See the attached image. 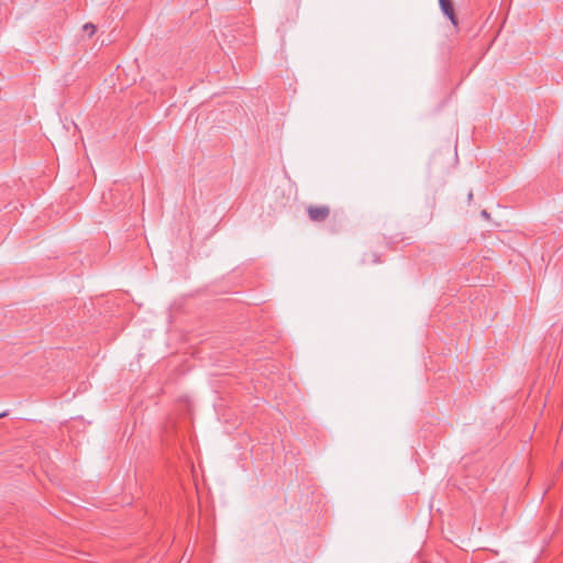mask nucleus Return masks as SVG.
I'll return each instance as SVG.
<instances>
[{
    "label": "nucleus",
    "instance_id": "f257e3e1",
    "mask_svg": "<svg viewBox=\"0 0 563 563\" xmlns=\"http://www.w3.org/2000/svg\"><path fill=\"white\" fill-rule=\"evenodd\" d=\"M306 210L309 220L314 223L327 221L331 214V209L327 205H309Z\"/></svg>",
    "mask_w": 563,
    "mask_h": 563
},
{
    "label": "nucleus",
    "instance_id": "f03ea898",
    "mask_svg": "<svg viewBox=\"0 0 563 563\" xmlns=\"http://www.w3.org/2000/svg\"><path fill=\"white\" fill-rule=\"evenodd\" d=\"M440 8L445 16L449 18L451 23L456 26L457 25V19L454 12V7L452 3V0H439Z\"/></svg>",
    "mask_w": 563,
    "mask_h": 563
},
{
    "label": "nucleus",
    "instance_id": "7ed1b4c3",
    "mask_svg": "<svg viewBox=\"0 0 563 563\" xmlns=\"http://www.w3.org/2000/svg\"><path fill=\"white\" fill-rule=\"evenodd\" d=\"M84 30L88 32L89 36L93 35L96 32V26L92 23H86L84 25Z\"/></svg>",
    "mask_w": 563,
    "mask_h": 563
},
{
    "label": "nucleus",
    "instance_id": "20e7f679",
    "mask_svg": "<svg viewBox=\"0 0 563 563\" xmlns=\"http://www.w3.org/2000/svg\"><path fill=\"white\" fill-rule=\"evenodd\" d=\"M481 216H482L483 218H485V219H488V218H489V213H488L486 210H483V211L481 212Z\"/></svg>",
    "mask_w": 563,
    "mask_h": 563
},
{
    "label": "nucleus",
    "instance_id": "39448f33",
    "mask_svg": "<svg viewBox=\"0 0 563 563\" xmlns=\"http://www.w3.org/2000/svg\"><path fill=\"white\" fill-rule=\"evenodd\" d=\"M467 199H468V201H472V199H473V192L472 191L468 192Z\"/></svg>",
    "mask_w": 563,
    "mask_h": 563
},
{
    "label": "nucleus",
    "instance_id": "423d86ee",
    "mask_svg": "<svg viewBox=\"0 0 563 563\" xmlns=\"http://www.w3.org/2000/svg\"><path fill=\"white\" fill-rule=\"evenodd\" d=\"M7 415H8L7 412H1V413H0V418L5 417Z\"/></svg>",
    "mask_w": 563,
    "mask_h": 563
}]
</instances>
